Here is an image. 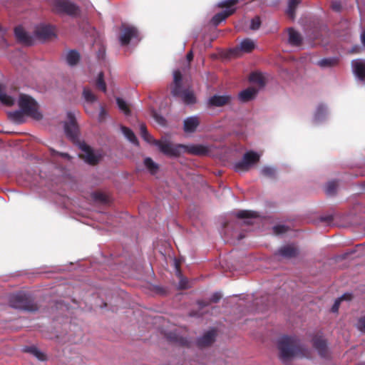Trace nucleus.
Returning a JSON list of instances; mask_svg holds the SVG:
<instances>
[{
  "label": "nucleus",
  "instance_id": "ddd939ff",
  "mask_svg": "<svg viewBox=\"0 0 365 365\" xmlns=\"http://www.w3.org/2000/svg\"><path fill=\"white\" fill-rule=\"evenodd\" d=\"M35 37L41 40H45L54 34L53 29L48 25H40L36 26L35 31Z\"/></svg>",
  "mask_w": 365,
  "mask_h": 365
},
{
  "label": "nucleus",
  "instance_id": "6ab92c4d",
  "mask_svg": "<svg viewBox=\"0 0 365 365\" xmlns=\"http://www.w3.org/2000/svg\"><path fill=\"white\" fill-rule=\"evenodd\" d=\"M236 216L239 218H245L246 224H253L254 219L257 217V215L255 212L250 210H241L237 212Z\"/></svg>",
  "mask_w": 365,
  "mask_h": 365
},
{
  "label": "nucleus",
  "instance_id": "f704fd0d",
  "mask_svg": "<svg viewBox=\"0 0 365 365\" xmlns=\"http://www.w3.org/2000/svg\"><path fill=\"white\" fill-rule=\"evenodd\" d=\"M260 173L264 177L272 178L275 175L276 170L273 167L264 166L261 169Z\"/></svg>",
  "mask_w": 365,
  "mask_h": 365
},
{
  "label": "nucleus",
  "instance_id": "f03ea898",
  "mask_svg": "<svg viewBox=\"0 0 365 365\" xmlns=\"http://www.w3.org/2000/svg\"><path fill=\"white\" fill-rule=\"evenodd\" d=\"M279 357L284 364H289L295 358L310 357V351L301 346L294 337L282 336L277 343Z\"/></svg>",
  "mask_w": 365,
  "mask_h": 365
},
{
  "label": "nucleus",
  "instance_id": "ea45409f",
  "mask_svg": "<svg viewBox=\"0 0 365 365\" xmlns=\"http://www.w3.org/2000/svg\"><path fill=\"white\" fill-rule=\"evenodd\" d=\"M260 24V19L258 16H256L251 21L250 29L252 30H257L259 28Z\"/></svg>",
  "mask_w": 365,
  "mask_h": 365
},
{
  "label": "nucleus",
  "instance_id": "f8f14e48",
  "mask_svg": "<svg viewBox=\"0 0 365 365\" xmlns=\"http://www.w3.org/2000/svg\"><path fill=\"white\" fill-rule=\"evenodd\" d=\"M67 115L68 121L65 123L64 125L65 133L68 138L74 139L77 133V126L76 124L75 118L71 113H68Z\"/></svg>",
  "mask_w": 365,
  "mask_h": 365
},
{
  "label": "nucleus",
  "instance_id": "39448f33",
  "mask_svg": "<svg viewBox=\"0 0 365 365\" xmlns=\"http://www.w3.org/2000/svg\"><path fill=\"white\" fill-rule=\"evenodd\" d=\"M174 88L172 90L173 96H180L183 101L186 103H192L195 102V98L194 93L190 91H180L182 75L179 71L173 72Z\"/></svg>",
  "mask_w": 365,
  "mask_h": 365
},
{
  "label": "nucleus",
  "instance_id": "9d476101",
  "mask_svg": "<svg viewBox=\"0 0 365 365\" xmlns=\"http://www.w3.org/2000/svg\"><path fill=\"white\" fill-rule=\"evenodd\" d=\"M255 48V41L250 38H245L240 42L238 47L231 49L230 53L235 56H238L240 55V52L249 53L251 52Z\"/></svg>",
  "mask_w": 365,
  "mask_h": 365
},
{
  "label": "nucleus",
  "instance_id": "72a5a7b5",
  "mask_svg": "<svg viewBox=\"0 0 365 365\" xmlns=\"http://www.w3.org/2000/svg\"><path fill=\"white\" fill-rule=\"evenodd\" d=\"M83 96L87 103H93L96 101V97L89 88H84Z\"/></svg>",
  "mask_w": 365,
  "mask_h": 365
},
{
  "label": "nucleus",
  "instance_id": "9b49d317",
  "mask_svg": "<svg viewBox=\"0 0 365 365\" xmlns=\"http://www.w3.org/2000/svg\"><path fill=\"white\" fill-rule=\"evenodd\" d=\"M120 41L122 45L128 44L131 39L138 37V31L133 26H123Z\"/></svg>",
  "mask_w": 365,
  "mask_h": 365
},
{
  "label": "nucleus",
  "instance_id": "0eeeda50",
  "mask_svg": "<svg viewBox=\"0 0 365 365\" xmlns=\"http://www.w3.org/2000/svg\"><path fill=\"white\" fill-rule=\"evenodd\" d=\"M53 6L58 12L68 15H76L79 11L78 7L68 0H55Z\"/></svg>",
  "mask_w": 365,
  "mask_h": 365
},
{
  "label": "nucleus",
  "instance_id": "49530a36",
  "mask_svg": "<svg viewBox=\"0 0 365 365\" xmlns=\"http://www.w3.org/2000/svg\"><path fill=\"white\" fill-rule=\"evenodd\" d=\"M331 8L335 11H339L341 9V4L338 1L333 2L331 4Z\"/></svg>",
  "mask_w": 365,
  "mask_h": 365
},
{
  "label": "nucleus",
  "instance_id": "473e14b6",
  "mask_svg": "<svg viewBox=\"0 0 365 365\" xmlns=\"http://www.w3.org/2000/svg\"><path fill=\"white\" fill-rule=\"evenodd\" d=\"M24 351L31 353L32 355H34L35 357H36L38 359L41 361H43L46 359V356L44 355V354L35 346L26 347L24 349Z\"/></svg>",
  "mask_w": 365,
  "mask_h": 365
},
{
  "label": "nucleus",
  "instance_id": "a18cd8bd",
  "mask_svg": "<svg viewBox=\"0 0 365 365\" xmlns=\"http://www.w3.org/2000/svg\"><path fill=\"white\" fill-rule=\"evenodd\" d=\"M222 297V295L220 293H215L210 298V301L212 302H217L220 298Z\"/></svg>",
  "mask_w": 365,
  "mask_h": 365
},
{
  "label": "nucleus",
  "instance_id": "bb28decb",
  "mask_svg": "<svg viewBox=\"0 0 365 365\" xmlns=\"http://www.w3.org/2000/svg\"><path fill=\"white\" fill-rule=\"evenodd\" d=\"M289 32V41L291 44L298 46L302 42V37L300 34L292 29L288 30Z\"/></svg>",
  "mask_w": 365,
  "mask_h": 365
},
{
  "label": "nucleus",
  "instance_id": "8fccbe9b",
  "mask_svg": "<svg viewBox=\"0 0 365 365\" xmlns=\"http://www.w3.org/2000/svg\"><path fill=\"white\" fill-rule=\"evenodd\" d=\"M361 39L362 43L365 46V30L361 34Z\"/></svg>",
  "mask_w": 365,
  "mask_h": 365
},
{
  "label": "nucleus",
  "instance_id": "f257e3e1",
  "mask_svg": "<svg viewBox=\"0 0 365 365\" xmlns=\"http://www.w3.org/2000/svg\"><path fill=\"white\" fill-rule=\"evenodd\" d=\"M155 145L162 153L170 158L178 157L185 153L204 155L209 152V148L205 145L174 144L166 137H163L158 142H155Z\"/></svg>",
  "mask_w": 365,
  "mask_h": 365
},
{
  "label": "nucleus",
  "instance_id": "6e6552de",
  "mask_svg": "<svg viewBox=\"0 0 365 365\" xmlns=\"http://www.w3.org/2000/svg\"><path fill=\"white\" fill-rule=\"evenodd\" d=\"M80 156L88 164H96L101 158L99 153H95L88 145L85 143L80 145Z\"/></svg>",
  "mask_w": 365,
  "mask_h": 365
},
{
  "label": "nucleus",
  "instance_id": "1a4fd4ad",
  "mask_svg": "<svg viewBox=\"0 0 365 365\" xmlns=\"http://www.w3.org/2000/svg\"><path fill=\"white\" fill-rule=\"evenodd\" d=\"M9 304L11 307L24 310H31L29 299L24 294H16L11 296Z\"/></svg>",
  "mask_w": 365,
  "mask_h": 365
},
{
  "label": "nucleus",
  "instance_id": "cd10ccee",
  "mask_svg": "<svg viewBox=\"0 0 365 365\" xmlns=\"http://www.w3.org/2000/svg\"><path fill=\"white\" fill-rule=\"evenodd\" d=\"M10 119L15 123H22L24 122V116L26 115L21 109L16 110L9 114Z\"/></svg>",
  "mask_w": 365,
  "mask_h": 365
},
{
  "label": "nucleus",
  "instance_id": "3c124183",
  "mask_svg": "<svg viewBox=\"0 0 365 365\" xmlns=\"http://www.w3.org/2000/svg\"><path fill=\"white\" fill-rule=\"evenodd\" d=\"M60 155L61 156H63V157H68V154H66V153H60Z\"/></svg>",
  "mask_w": 365,
  "mask_h": 365
},
{
  "label": "nucleus",
  "instance_id": "de8ad7c7",
  "mask_svg": "<svg viewBox=\"0 0 365 365\" xmlns=\"http://www.w3.org/2000/svg\"><path fill=\"white\" fill-rule=\"evenodd\" d=\"M179 287L181 288V289H185L187 287V280L185 279H181L180 282V284H179Z\"/></svg>",
  "mask_w": 365,
  "mask_h": 365
},
{
  "label": "nucleus",
  "instance_id": "79ce46f5",
  "mask_svg": "<svg viewBox=\"0 0 365 365\" xmlns=\"http://www.w3.org/2000/svg\"><path fill=\"white\" fill-rule=\"evenodd\" d=\"M358 329L361 331H365V317L359 319L357 323Z\"/></svg>",
  "mask_w": 365,
  "mask_h": 365
},
{
  "label": "nucleus",
  "instance_id": "f3484780",
  "mask_svg": "<svg viewBox=\"0 0 365 365\" xmlns=\"http://www.w3.org/2000/svg\"><path fill=\"white\" fill-rule=\"evenodd\" d=\"M15 35L18 40L24 44L31 45L34 43V38L26 32L22 27L15 29Z\"/></svg>",
  "mask_w": 365,
  "mask_h": 365
},
{
  "label": "nucleus",
  "instance_id": "2f4dec72",
  "mask_svg": "<svg viewBox=\"0 0 365 365\" xmlns=\"http://www.w3.org/2000/svg\"><path fill=\"white\" fill-rule=\"evenodd\" d=\"M301 0H288V7L287 14L291 17L294 18L297 6L300 3Z\"/></svg>",
  "mask_w": 365,
  "mask_h": 365
},
{
  "label": "nucleus",
  "instance_id": "c756f323",
  "mask_svg": "<svg viewBox=\"0 0 365 365\" xmlns=\"http://www.w3.org/2000/svg\"><path fill=\"white\" fill-rule=\"evenodd\" d=\"M327 115V110L326 107L324 105H319L316 110L314 114V121L316 123H319L323 120Z\"/></svg>",
  "mask_w": 365,
  "mask_h": 365
},
{
  "label": "nucleus",
  "instance_id": "423d86ee",
  "mask_svg": "<svg viewBox=\"0 0 365 365\" xmlns=\"http://www.w3.org/2000/svg\"><path fill=\"white\" fill-rule=\"evenodd\" d=\"M238 0H225L218 3L217 6L220 8H225L226 9L220 13L215 15L212 19V24L218 25L220 22L224 21L227 16L233 14L235 9L233 7Z\"/></svg>",
  "mask_w": 365,
  "mask_h": 365
},
{
  "label": "nucleus",
  "instance_id": "4be33fe9",
  "mask_svg": "<svg viewBox=\"0 0 365 365\" xmlns=\"http://www.w3.org/2000/svg\"><path fill=\"white\" fill-rule=\"evenodd\" d=\"M143 164L145 168L151 175L156 174L159 170L158 164L149 157H147L144 159Z\"/></svg>",
  "mask_w": 365,
  "mask_h": 365
},
{
  "label": "nucleus",
  "instance_id": "2eb2a0df",
  "mask_svg": "<svg viewBox=\"0 0 365 365\" xmlns=\"http://www.w3.org/2000/svg\"><path fill=\"white\" fill-rule=\"evenodd\" d=\"M232 97L228 95H214L208 99V104L211 106H222L231 102Z\"/></svg>",
  "mask_w": 365,
  "mask_h": 365
},
{
  "label": "nucleus",
  "instance_id": "412c9836",
  "mask_svg": "<svg viewBox=\"0 0 365 365\" xmlns=\"http://www.w3.org/2000/svg\"><path fill=\"white\" fill-rule=\"evenodd\" d=\"M15 101V98L6 93L4 87L0 85V102L6 106H11L14 105Z\"/></svg>",
  "mask_w": 365,
  "mask_h": 365
},
{
  "label": "nucleus",
  "instance_id": "c85d7f7f",
  "mask_svg": "<svg viewBox=\"0 0 365 365\" xmlns=\"http://www.w3.org/2000/svg\"><path fill=\"white\" fill-rule=\"evenodd\" d=\"M140 131L141 137L144 139L145 141L150 144L155 145V142H158L157 140H155L153 136L149 134V133L147 130V128L144 124L140 125Z\"/></svg>",
  "mask_w": 365,
  "mask_h": 365
},
{
  "label": "nucleus",
  "instance_id": "58836bf2",
  "mask_svg": "<svg viewBox=\"0 0 365 365\" xmlns=\"http://www.w3.org/2000/svg\"><path fill=\"white\" fill-rule=\"evenodd\" d=\"M337 187V183L334 181L329 182L326 186V192L327 195H333Z\"/></svg>",
  "mask_w": 365,
  "mask_h": 365
},
{
  "label": "nucleus",
  "instance_id": "5701e85b",
  "mask_svg": "<svg viewBox=\"0 0 365 365\" xmlns=\"http://www.w3.org/2000/svg\"><path fill=\"white\" fill-rule=\"evenodd\" d=\"M278 253L279 255L284 257H292L295 256L297 253V250L295 247L293 245H287L281 247Z\"/></svg>",
  "mask_w": 365,
  "mask_h": 365
},
{
  "label": "nucleus",
  "instance_id": "e433bc0d",
  "mask_svg": "<svg viewBox=\"0 0 365 365\" xmlns=\"http://www.w3.org/2000/svg\"><path fill=\"white\" fill-rule=\"evenodd\" d=\"M103 73H99L96 84L98 88L103 92L106 91V86L103 78Z\"/></svg>",
  "mask_w": 365,
  "mask_h": 365
},
{
  "label": "nucleus",
  "instance_id": "393cba45",
  "mask_svg": "<svg viewBox=\"0 0 365 365\" xmlns=\"http://www.w3.org/2000/svg\"><path fill=\"white\" fill-rule=\"evenodd\" d=\"M250 81L262 88L265 85V76L261 73L255 72L250 74Z\"/></svg>",
  "mask_w": 365,
  "mask_h": 365
},
{
  "label": "nucleus",
  "instance_id": "09e8293b",
  "mask_svg": "<svg viewBox=\"0 0 365 365\" xmlns=\"http://www.w3.org/2000/svg\"><path fill=\"white\" fill-rule=\"evenodd\" d=\"M192 58H193V54H192V51H190V52L187 54V59L188 60V61H190Z\"/></svg>",
  "mask_w": 365,
  "mask_h": 365
},
{
  "label": "nucleus",
  "instance_id": "37998d69",
  "mask_svg": "<svg viewBox=\"0 0 365 365\" xmlns=\"http://www.w3.org/2000/svg\"><path fill=\"white\" fill-rule=\"evenodd\" d=\"M153 115L154 119L155 120V121L158 123H159L160 125H165V120L164 118H163L162 116H160V115H158L156 113H154Z\"/></svg>",
  "mask_w": 365,
  "mask_h": 365
},
{
  "label": "nucleus",
  "instance_id": "7c9ffc66",
  "mask_svg": "<svg viewBox=\"0 0 365 365\" xmlns=\"http://www.w3.org/2000/svg\"><path fill=\"white\" fill-rule=\"evenodd\" d=\"M122 133H123L124 136L133 144L138 145V140L135 135L134 133L129 128L123 126L121 128Z\"/></svg>",
  "mask_w": 365,
  "mask_h": 365
},
{
  "label": "nucleus",
  "instance_id": "a211bd4d",
  "mask_svg": "<svg viewBox=\"0 0 365 365\" xmlns=\"http://www.w3.org/2000/svg\"><path fill=\"white\" fill-rule=\"evenodd\" d=\"M257 93V89L253 87H250L245 90L242 91L239 93L238 97L242 102H247L252 100Z\"/></svg>",
  "mask_w": 365,
  "mask_h": 365
},
{
  "label": "nucleus",
  "instance_id": "c03bdc74",
  "mask_svg": "<svg viewBox=\"0 0 365 365\" xmlns=\"http://www.w3.org/2000/svg\"><path fill=\"white\" fill-rule=\"evenodd\" d=\"M335 62L334 60H332V59H322L319 62V64L321 66H330V65H332L333 63Z\"/></svg>",
  "mask_w": 365,
  "mask_h": 365
},
{
  "label": "nucleus",
  "instance_id": "20e7f679",
  "mask_svg": "<svg viewBox=\"0 0 365 365\" xmlns=\"http://www.w3.org/2000/svg\"><path fill=\"white\" fill-rule=\"evenodd\" d=\"M261 153L254 151L245 153L241 160L234 164V170L237 173H245L253 168L259 160Z\"/></svg>",
  "mask_w": 365,
  "mask_h": 365
},
{
  "label": "nucleus",
  "instance_id": "a878e982",
  "mask_svg": "<svg viewBox=\"0 0 365 365\" xmlns=\"http://www.w3.org/2000/svg\"><path fill=\"white\" fill-rule=\"evenodd\" d=\"M80 59L79 53L73 50L69 51L66 54V63L71 66H75Z\"/></svg>",
  "mask_w": 365,
  "mask_h": 365
},
{
  "label": "nucleus",
  "instance_id": "b1692460",
  "mask_svg": "<svg viewBox=\"0 0 365 365\" xmlns=\"http://www.w3.org/2000/svg\"><path fill=\"white\" fill-rule=\"evenodd\" d=\"M215 338V332L212 330L205 334L198 341L200 346H208L211 344Z\"/></svg>",
  "mask_w": 365,
  "mask_h": 365
},
{
  "label": "nucleus",
  "instance_id": "a19ab883",
  "mask_svg": "<svg viewBox=\"0 0 365 365\" xmlns=\"http://www.w3.org/2000/svg\"><path fill=\"white\" fill-rule=\"evenodd\" d=\"M287 227L284 225H277L274 227V231L276 234H282L287 232Z\"/></svg>",
  "mask_w": 365,
  "mask_h": 365
},
{
  "label": "nucleus",
  "instance_id": "aec40b11",
  "mask_svg": "<svg viewBox=\"0 0 365 365\" xmlns=\"http://www.w3.org/2000/svg\"><path fill=\"white\" fill-rule=\"evenodd\" d=\"M314 346L321 356L326 357L327 356L328 350L327 347V344L324 339H315L314 341Z\"/></svg>",
  "mask_w": 365,
  "mask_h": 365
},
{
  "label": "nucleus",
  "instance_id": "4c0bfd02",
  "mask_svg": "<svg viewBox=\"0 0 365 365\" xmlns=\"http://www.w3.org/2000/svg\"><path fill=\"white\" fill-rule=\"evenodd\" d=\"M344 299H346V300L350 299V295L345 294L343 296H341L340 298L337 299L335 301V302L331 308L333 312H336L338 311L339 304H340L341 301H342Z\"/></svg>",
  "mask_w": 365,
  "mask_h": 365
},
{
  "label": "nucleus",
  "instance_id": "c9c22d12",
  "mask_svg": "<svg viewBox=\"0 0 365 365\" xmlns=\"http://www.w3.org/2000/svg\"><path fill=\"white\" fill-rule=\"evenodd\" d=\"M116 103H117V105H118L119 109L122 112H123L125 115L129 114V113H130L129 106H128V103L124 100H123L120 98H117Z\"/></svg>",
  "mask_w": 365,
  "mask_h": 365
},
{
  "label": "nucleus",
  "instance_id": "dca6fc26",
  "mask_svg": "<svg viewBox=\"0 0 365 365\" xmlns=\"http://www.w3.org/2000/svg\"><path fill=\"white\" fill-rule=\"evenodd\" d=\"M200 125V120L197 116H190L184 120L183 130L186 133H192L196 131Z\"/></svg>",
  "mask_w": 365,
  "mask_h": 365
},
{
  "label": "nucleus",
  "instance_id": "4468645a",
  "mask_svg": "<svg viewBox=\"0 0 365 365\" xmlns=\"http://www.w3.org/2000/svg\"><path fill=\"white\" fill-rule=\"evenodd\" d=\"M352 70L354 75L360 80L365 79V61L356 59L351 62Z\"/></svg>",
  "mask_w": 365,
  "mask_h": 365
},
{
  "label": "nucleus",
  "instance_id": "7ed1b4c3",
  "mask_svg": "<svg viewBox=\"0 0 365 365\" xmlns=\"http://www.w3.org/2000/svg\"><path fill=\"white\" fill-rule=\"evenodd\" d=\"M18 105L27 116L34 119H40L41 114L38 111V106L36 101L26 94H20L18 99Z\"/></svg>",
  "mask_w": 365,
  "mask_h": 365
}]
</instances>
